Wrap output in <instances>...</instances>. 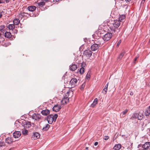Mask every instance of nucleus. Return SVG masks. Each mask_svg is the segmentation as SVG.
<instances>
[{"label": "nucleus", "mask_w": 150, "mask_h": 150, "mask_svg": "<svg viewBox=\"0 0 150 150\" xmlns=\"http://www.w3.org/2000/svg\"><path fill=\"white\" fill-rule=\"evenodd\" d=\"M5 145V143L4 142H0V147H3Z\"/></svg>", "instance_id": "4c0bfd02"}, {"label": "nucleus", "mask_w": 150, "mask_h": 150, "mask_svg": "<svg viewBox=\"0 0 150 150\" xmlns=\"http://www.w3.org/2000/svg\"><path fill=\"white\" fill-rule=\"evenodd\" d=\"M143 150H148V149H143Z\"/></svg>", "instance_id": "5fc2aeb1"}, {"label": "nucleus", "mask_w": 150, "mask_h": 150, "mask_svg": "<svg viewBox=\"0 0 150 150\" xmlns=\"http://www.w3.org/2000/svg\"><path fill=\"white\" fill-rule=\"evenodd\" d=\"M138 115L137 113H134L132 116L131 118L132 119H136L138 118Z\"/></svg>", "instance_id": "72a5a7b5"}, {"label": "nucleus", "mask_w": 150, "mask_h": 150, "mask_svg": "<svg viewBox=\"0 0 150 150\" xmlns=\"http://www.w3.org/2000/svg\"><path fill=\"white\" fill-rule=\"evenodd\" d=\"M6 3H8L9 2V0H6Z\"/></svg>", "instance_id": "8fccbe9b"}, {"label": "nucleus", "mask_w": 150, "mask_h": 150, "mask_svg": "<svg viewBox=\"0 0 150 150\" xmlns=\"http://www.w3.org/2000/svg\"><path fill=\"white\" fill-rule=\"evenodd\" d=\"M25 124H24V126L26 128H29L31 126V123L30 122H25Z\"/></svg>", "instance_id": "4be33fe9"}, {"label": "nucleus", "mask_w": 150, "mask_h": 150, "mask_svg": "<svg viewBox=\"0 0 150 150\" xmlns=\"http://www.w3.org/2000/svg\"><path fill=\"white\" fill-rule=\"evenodd\" d=\"M15 30L16 31V32L17 31V30L15 29Z\"/></svg>", "instance_id": "6e6d98bb"}, {"label": "nucleus", "mask_w": 150, "mask_h": 150, "mask_svg": "<svg viewBox=\"0 0 150 150\" xmlns=\"http://www.w3.org/2000/svg\"><path fill=\"white\" fill-rule=\"evenodd\" d=\"M99 47V45L95 43L91 46V49L92 51H95L98 50Z\"/></svg>", "instance_id": "9d476101"}, {"label": "nucleus", "mask_w": 150, "mask_h": 150, "mask_svg": "<svg viewBox=\"0 0 150 150\" xmlns=\"http://www.w3.org/2000/svg\"><path fill=\"white\" fill-rule=\"evenodd\" d=\"M128 111V110L127 109H126L125 110L121 112V114H122V116L123 117H124L125 116V115L127 113Z\"/></svg>", "instance_id": "473e14b6"}, {"label": "nucleus", "mask_w": 150, "mask_h": 150, "mask_svg": "<svg viewBox=\"0 0 150 150\" xmlns=\"http://www.w3.org/2000/svg\"><path fill=\"white\" fill-rule=\"evenodd\" d=\"M36 8V7L35 6H28L27 8L28 10L30 12H33Z\"/></svg>", "instance_id": "2eb2a0df"}, {"label": "nucleus", "mask_w": 150, "mask_h": 150, "mask_svg": "<svg viewBox=\"0 0 150 150\" xmlns=\"http://www.w3.org/2000/svg\"><path fill=\"white\" fill-rule=\"evenodd\" d=\"M132 0H125V1L126 2H130Z\"/></svg>", "instance_id": "de8ad7c7"}, {"label": "nucleus", "mask_w": 150, "mask_h": 150, "mask_svg": "<svg viewBox=\"0 0 150 150\" xmlns=\"http://www.w3.org/2000/svg\"><path fill=\"white\" fill-rule=\"evenodd\" d=\"M120 21L117 20H115L111 23L110 25L108 24V25L111 30L112 32H115L117 30L118 28L120 25Z\"/></svg>", "instance_id": "f257e3e1"}, {"label": "nucleus", "mask_w": 150, "mask_h": 150, "mask_svg": "<svg viewBox=\"0 0 150 150\" xmlns=\"http://www.w3.org/2000/svg\"><path fill=\"white\" fill-rule=\"evenodd\" d=\"M92 53V52L90 50H87L84 51L83 54L88 58H89L91 56Z\"/></svg>", "instance_id": "423d86ee"}, {"label": "nucleus", "mask_w": 150, "mask_h": 150, "mask_svg": "<svg viewBox=\"0 0 150 150\" xmlns=\"http://www.w3.org/2000/svg\"><path fill=\"white\" fill-rule=\"evenodd\" d=\"M90 72L89 71L87 74L86 75V79L89 80V79H90L91 76L90 75Z\"/></svg>", "instance_id": "f704fd0d"}, {"label": "nucleus", "mask_w": 150, "mask_h": 150, "mask_svg": "<svg viewBox=\"0 0 150 150\" xmlns=\"http://www.w3.org/2000/svg\"><path fill=\"white\" fill-rule=\"evenodd\" d=\"M121 147V144H118L116 145L113 148L114 150H119Z\"/></svg>", "instance_id": "5701e85b"}, {"label": "nucleus", "mask_w": 150, "mask_h": 150, "mask_svg": "<svg viewBox=\"0 0 150 150\" xmlns=\"http://www.w3.org/2000/svg\"><path fill=\"white\" fill-rule=\"evenodd\" d=\"M40 137V134L38 132L33 133L31 137L32 140H35L38 139Z\"/></svg>", "instance_id": "6e6552de"}, {"label": "nucleus", "mask_w": 150, "mask_h": 150, "mask_svg": "<svg viewBox=\"0 0 150 150\" xmlns=\"http://www.w3.org/2000/svg\"><path fill=\"white\" fill-rule=\"evenodd\" d=\"M112 36V34L111 33H108L105 34L103 38V39L104 41H107L109 40Z\"/></svg>", "instance_id": "20e7f679"}, {"label": "nucleus", "mask_w": 150, "mask_h": 150, "mask_svg": "<svg viewBox=\"0 0 150 150\" xmlns=\"http://www.w3.org/2000/svg\"><path fill=\"white\" fill-rule=\"evenodd\" d=\"M61 106L59 105H55L53 108V111L55 112L58 111L61 109Z\"/></svg>", "instance_id": "ddd939ff"}, {"label": "nucleus", "mask_w": 150, "mask_h": 150, "mask_svg": "<svg viewBox=\"0 0 150 150\" xmlns=\"http://www.w3.org/2000/svg\"><path fill=\"white\" fill-rule=\"evenodd\" d=\"M3 1H2V0H0V4L2 3Z\"/></svg>", "instance_id": "603ef678"}, {"label": "nucleus", "mask_w": 150, "mask_h": 150, "mask_svg": "<svg viewBox=\"0 0 150 150\" xmlns=\"http://www.w3.org/2000/svg\"><path fill=\"white\" fill-rule=\"evenodd\" d=\"M27 15H28L29 16H30L32 17H36L37 16L38 14H36V15H34V14H32V15H30L28 13H25L24 12H21V13L19 14L18 15V17L19 19H21L23 18L24 17V16H26Z\"/></svg>", "instance_id": "7ed1b4c3"}, {"label": "nucleus", "mask_w": 150, "mask_h": 150, "mask_svg": "<svg viewBox=\"0 0 150 150\" xmlns=\"http://www.w3.org/2000/svg\"><path fill=\"white\" fill-rule=\"evenodd\" d=\"M108 83L105 86L104 88H106L108 89Z\"/></svg>", "instance_id": "c03bdc74"}, {"label": "nucleus", "mask_w": 150, "mask_h": 150, "mask_svg": "<svg viewBox=\"0 0 150 150\" xmlns=\"http://www.w3.org/2000/svg\"><path fill=\"white\" fill-rule=\"evenodd\" d=\"M22 133L23 135H26L28 134V130L25 129H22Z\"/></svg>", "instance_id": "bb28decb"}, {"label": "nucleus", "mask_w": 150, "mask_h": 150, "mask_svg": "<svg viewBox=\"0 0 150 150\" xmlns=\"http://www.w3.org/2000/svg\"><path fill=\"white\" fill-rule=\"evenodd\" d=\"M86 85V83L85 82L83 83L81 85V86L80 88V89L81 90H83L84 88Z\"/></svg>", "instance_id": "e433bc0d"}, {"label": "nucleus", "mask_w": 150, "mask_h": 150, "mask_svg": "<svg viewBox=\"0 0 150 150\" xmlns=\"http://www.w3.org/2000/svg\"><path fill=\"white\" fill-rule=\"evenodd\" d=\"M41 116L38 113H34L32 115V118L36 120H39L41 118Z\"/></svg>", "instance_id": "0eeeda50"}, {"label": "nucleus", "mask_w": 150, "mask_h": 150, "mask_svg": "<svg viewBox=\"0 0 150 150\" xmlns=\"http://www.w3.org/2000/svg\"><path fill=\"white\" fill-rule=\"evenodd\" d=\"M150 147V142H146L142 146L143 149H147Z\"/></svg>", "instance_id": "f3484780"}, {"label": "nucleus", "mask_w": 150, "mask_h": 150, "mask_svg": "<svg viewBox=\"0 0 150 150\" xmlns=\"http://www.w3.org/2000/svg\"><path fill=\"white\" fill-rule=\"evenodd\" d=\"M103 40L102 39H100L97 42L98 43L97 44L99 45V47L103 45L104 42Z\"/></svg>", "instance_id": "b1692460"}, {"label": "nucleus", "mask_w": 150, "mask_h": 150, "mask_svg": "<svg viewBox=\"0 0 150 150\" xmlns=\"http://www.w3.org/2000/svg\"><path fill=\"white\" fill-rule=\"evenodd\" d=\"M50 125L48 124H47L45 126L42 128V130L44 131H47L49 128Z\"/></svg>", "instance_id": "2f4dec72"}, {"label": "nucleus", "mask_w": 150, "mask_h": 150, "mask_svg": "<svg viewBox=\"0 0 150 150\" xmlns=\"http://www.w3.org/2000/svg\"><path fill=\"white\" fill-rule=\"evenodd\" d=\"M0 39H1L2 41H4V38H2L1 34L0 33Z\"/></svg>", "instance_id": "37998d69"}, {"label": "nucleus", "mask_w": 150, "mask_h": 150, "mask_svg": "<svg viewBox=\"0 0 150 150\" xmlns=\"http://www.w3.org/2000/svg\"><path fill=\"white\" fill-rule=\"evenodd\" d=\"M50 112V110L47 109L43 110L41 112V114L44 115H49Z\"/></svg>", "instance_id": "dca6fc26"}, {"label": "nucleus", "mask_w": 150, "mask_h": 150, "mask_svg": "<svg viewBox=\"0 0 150 150\" xmlns=\"http://www.w3.org/2000/svg\"><path fill=\"white\" fill-rule=\"evenodd\" d=\"M82 64L81 67L80 68L79 70L80 73L81 74H82L84 73L85 70L84 68L82 66Z\"/></svg>", "instance_id": "7c9ffc66"}, {"label": "nucleus", "mask_w": 150, "mask_h": 150, "mask_svg": "<svg viewBox=\"0 0 150 150\" xmlns=\"http://www.w3.org/2000/svg\"><path fill=\"white\" fill-rule=\"evenodd\" d=\"M67 95H66L64 98L61 101V103L62 105H65L69 102V98L67 97Z\"/></svg>", "instance_id": "1a4fd4ad"}, {"label": "nucleus", "mask_w": 150, "mask_h": 150, "mask_svg": "<svg viewBox=\"0 0 150 150\" xmlns=\"http://www.w3.org/2000/svg\"><path fill=\"white\" fill-rule=\"evenodd\" d=\"M20 22L19 19L16 18L13 21L14 24L15 25H17L19 24Z\"/></svg>", "instance_id": "393cba45"}, {"label": "nucleus", "mask_w": 150, "mask_h": 150, "mask_svg": "<svg viewBox=\"0 0 150 150\" xmlns=\"http://www.w3.org/2000/svg\"><path fill=\"white\" fill-rule=\"evenodd\" d=\"M120 41H119L118 42V43H120Z\"/></svg>", "instance_id": "4d7b16f0"}, {"label": "nucleus", "mask_w": 150, "mask_h": 150, "mask_svg": "<svg viewBox=\"0 0 150 150\" xmlns=\"http://www.w3.org/2000/svg\"><path fill=\"white\" fill-rule=\"evenodd\" d=\"M38 4L39 8H41L43 7V6L45 5V2H44V1L39 2Z\"/></svg>", "instance_id": "a878e982"}, {"label": "nucleus", "mask_w": 150, "mask_h": 150, "mask_svg": "<svg viewBox=\"0 0 150 150\" xmlns=\"http://www.w3.org/2000/svg\"><path fill=\"white\" fill-rule=\"evenodd\" d=\"M98 103V99L97 98H95L93 102V103L91 105V107L94 108Z\"/></svg>", "instance_id": "6ab92c4d"}, {"label": "nucleus", "mask_w": 150, "mask_h": 150, "mask_svg": "<svg viewBox=\"0 0 150 150\" xmlns=\"http://www.w3.org/2000/svg\"><path fill=\"white\" fill-rule=\"evenodd\" d=\"M57 117L58 115L57 114H55L54 115H50L48 116L47 119L48 123L49 124H51L53 121L55 122Z\"/></svg>", "instance_id": "f03ea898"}, {"label": "nucleus", "mask_w": 150, "mask_h": 150, "mask_svg": "<svg viewBox=\"0 0 150 150\" xmlns=\"http://www.w3.org/2000/svg\"><path fill=\"white\" fill-rule=\"evenodd\" d=\"M125 15H122L119 17L118 20L120 21V22L121 21L122 22L125 19Z\"/></svg>", "instance_id": "cd10ccee"}, {"label": "nucleus", "mask_w": 150, "mask_h": 150, "mask_svg": "<svg viewBox=\"0 0 150 150\" xmlns=\"http://www.w3.org/2000/svg\"><path fill=\"white\" fill-rule=\"evenodd\" d=\"M109 138V137L107 136H105L104 137V139L105 140H108Z\"/></svg>", "instance_id": "58836bf2"}, {"label": "nucleus", "mask_w": 150, "mask_h": 150, "mask_svg": "<svg viewBox=\"0 0 150 150\" xmlns=\"http://www.w3.org/2000/svg\"><path fill=\"white\" fill-rule=\"evenodd\" d=\"M138 57H137V56H136L135 58H134V63H135V62L137 61V59H138Z\"/></svg>", "instance_id": "a19ab883"}, {"label": "nucleus", "mask_w": 150, "mask_h": 150, "mask_svg": "<svg viewBox=\"0 0 150 150\" xmlns=\"http://www.w3.org/2000/svg\"><path fill=\"white\" fill-rule=\"evenodd\" d=\"M86 150H88V147H86Z\"/></svg>", "instance_id": "864d4df0"}, {"label": "nucleus", "mask_w": 150, "mask_h": 150, "mask_svg": "<svg viewBox=\"0 0 150 150\" xmlns=\"http://www.w3.org/2000/svg\"><path fill=\"white\" fill-rule=\"evenodd\" d=\"M145 0H142L141 3H143L144 4V2H145Z\"/></svg>", "instance_id": "09e8293b"}, {"label": "nucleus", "mask_w": 150, "mask_h": 150, "mask_svg": "<svg viewBox=\"0 0 150 150\" xmlns=\"http://www.w3.org/2000/svg\"><path fill=\"white\" fill-rule=\"evenodd\" d=\"M4 13V12L3 11L1 12H0V18H1L2 16L3 13Z\"/></svg>", "instance_id": "79ce46f5"}, {"label": "nucleus", "mask_w": 150, "mask_h": 150, "mask_svg": "<svg viewBox=\"0 0 150 150\" xmlns=\"http://www.w3.org/2000/svg\"><path fill=\"white\" fill-rule=\"evenodd\" d=\"M107 90V88H104L102 91V93H103L104 94H106Z\"/></svg>", "instance_id": "c9c22d12"}, {"label": "nucleus", "mask_w": 150, "mask_h": 150, "mask_svg": "<svg viewBox=\"0 0 150 150\" xmlns=\"http://www.w3.org/2000/svg\"><path fill=\"white\" fill-rule=\"evenodd\" d=\"M98 144V142H96L95 143H94V145L95 146H96Z\"/></svg>", "instance_id": "a18cd8bd"}, {"label": "nucleus", "mask_w": 150, "mask_h": 150, "mask_svg": "<svg viewBox=\"0 0 150 150\" xmlns=\"http://www.w3.org/2000/svg\"><path fill=\"white\" fill-rule=\"evenodd\" d=\"M145 114L146 116H148L150 115V105L145 111Z\"/></svg>", "instance_id": "aec40b11"}, {"label": "nucleus", "mask_w": 150, "mask_h": 150, "mask_svg": "<svg viewBox=\"0 0 150 150\" xmlns=\"http://www.w3.org/2000/svg\"><path fill=\"white\" fill-rule=\"evenodd\" d=\"M15 28V26L14 24H9L8 26V28L9 30L14 29Z\"/></svg>", "instance_id": "c85d7f7f"}, {"label": "nucleus", "mask_w": 150, "mask_h": 150, "mask_svg": "<svg viewBox=\"0 0 150 150\" xmlns=\"http://www.w3.org/2000/svg\"><path fill=\"white\" fill-rule=\"evenodd\" d=\"M125 52H122L121 53L119 56L118 59H119L120 60L124 56Z\"/></svg>", "instance_id": "c756f323"}, {"label": "nucleus", "mask_w": 150, "mask_h": 150, "mask_svg": "<svg viewBox=\"0 0 150 150\" xmlns=\"http://www.w3.org/2000/svg\"><path fill=\"white\" fill-rule=\"evenodd\" d=\"M5 36L8 38H11L12 36L11 33L10 32H6L4 34Z\"/></svg>", "instance_id": "412c9836"}, {"label": "nucleus", "mask_w": 150, "mask_h": 150, "mask_svg": "<svg viewBox=\"0 0 150 150\" xmlns=\"http://www.w3.org/2000/svg\"><path fill=\"white\" fill-rule=\"evenodd\" d=\"M4 28V25H1L0 26V31L2 30Z\"/></svg>", "instance_id": "ea45409f"}, {"label": "nucleus", "mask_w": 150, "mask_h": 150, "mask_svg": "<svg viewBox=\"0 0 150 150\" xmlns=\"http://www.w3.org/2000/svg\"><path fill=\"white\" fill-rule=\"evenodd\" d=\"M138 119L139 120H142L144 116L143 112L142 111V112H141V111L139 112V113H138Z\"/></svg>", "instance_id": "a211bd4d"}, {"label": "nucleus", "mask_w": 150, "mask_h": 150, "mask_svg": "<svg viewBox=\"0 0 150 150\" xmlns=\"http://www.w3.org/2000/svg\"><path fill=\"white\" fill-rule=\"evenodd\" d=\"M130 95L131 96L132 95H133V93L132 92H131L130 93Z\"/></svg>", "instance_id": "3c124183"}, {"label": "nucleus", "mask_w": 150, "mask_h": 150, "mask_svg": "<svg viewBox=\"0 0 150 150\" xmlns=\"http://www.w3.org/2000/svg\"><path fill=\"white\" fill-rule=\"evenodd\" d=\"M78 68V66L75 64H73L69 66V69L72 71H74Z\"/></svg>", "instance_id": "f8f14e48"}, {"label": "nucleus", "mask_w": 150, "mask_h": 150, "mask_svg": "<svg viewBox=\"0 0 150 150\" xmlns=\"http://www.w3.org/2000/svg\"><path fill=\"white\" fill-rule=\"evenodd\" d=\"M21 135V133L19 131H15L13 134V137L16 138H18L20 137Z\"/></svg>", "instance_id": "4468645a"}, {"label": "nucleus", "mask_w": 150, "mask_h": 150, "mask_svg": "<svg viewBox=\"0 0 150 150\" xmlns=\"http://www.w3.org/2000/svg\"><path fill=\"white\" fill-rule=\"evenodd\" d=\"M50 0H44V2H45H45H48Z\"/></svg>", "instance_id": "49530a36"}, {"label": "nucleus", "mask_w": 150, "mask_h": 150, "mask_svg": "<svg viewBox=\"0 0 150 150\" xmlns=\"http://www.w3.org/2000/svg\"><path fill=\"white\" fill-rule=\"evenodd\" d=\"M77 82V79L76 78H74L72 79L70 81L69 84L71 88H73L76 86Z\"/></svg>", "instance_id": "39448f33"}, {"label": "nucleus", "mask_w": 150, "mask_h": 150, "mask_svg": "<svg viewBox=\"0 0 150 150\" xmlns=\"http://www.w3.org/2000/svg\"><path fill=\"white\" fill-rule=\"evenodd\" d=\"M5 142L6 143L8 144H12V143L14 142V141L12 137H9L6 139Z\"/></svg>", "instance_id": "9b49d317"}]
</instances>
